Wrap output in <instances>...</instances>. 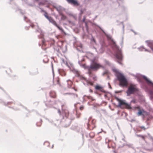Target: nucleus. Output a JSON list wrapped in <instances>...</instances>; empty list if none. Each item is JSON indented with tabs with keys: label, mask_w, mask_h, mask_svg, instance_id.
<instances>
[{
	"label": "nucleus",
	"mask_w": 153,
	"mask_h": 153,
	"mask_svg": "<svg viewBox=\"0 0 153 153\" xmlns=\"http://www.w3.org/2000/svg\"><path fill=\"white\" fill-rule=\"evenodd\" d=\"M112 71L113 72H115L116 73V76H117V74L118 73H119L118 71V70L115 68L112 69Z\"/></svg>",
	"instance_id": "19"
},
{
	"label": "nucleus",
	"mask_w": 153,
	"mask_h": 153,
	"mask_svg": "<svg viewBox=\"0 0 153 153\" xmlns=\"http://www.w3.org/2000/svg\"><path fill=\"white\" fill-rule=\"evenodd\" d=\"M58 112L60 115H61V112L59 109L58 110Z\"/></svg>",
	"instance_id": "32"
},
{
	"label": "nucleus",
	"mask_w": 153,
	"mask_h": 153,
	"mask_svg": "<svg viewBox=\"0 0 153 153\" xmlns=\"http://www.w3.org/2000/svg\"><path fill=\"white\" fill-rule=\"evenodd\" d=\"M65 94H69V95H73V96H74V97H77L78 96V95H77L76 94H74V93H65Z\"/></svg>",
	"instance_id": "22"
},
{
	"label": "nucleus",
	"mask_w": 153,
	"mask_h": 153,
	"mask_svg": "<svg viewBox=\"0 0 153 153\" xmlns=\"http://www.w3.org/2000/svg\"><path fill=\"white\" fill-rule=\"evenodd\" d=\"M113 46L117 49V51H116L115 56L118 59L117 62L119 64H121V61L122 59V56L121 53V51L118 48V47L117 46L115 42L113 41Z\"/></svg>",
	"instance_id": "1"
},
{
	"label": "nucleus",
	"mask_w": 153,
	"mask_h": 153,
	"mask_svg": "<svg viewBox=\"0 0 153 153\" xmlns=\"http://www.w3.org/2000/svg\"><path fill=\"white\" fill-rule=\"evenodd\" d=\"M73 88L76 91H77V90L74 88Z\"/></svg>",
	"instance_id": "38"
},
{
	"label": "nucleus",
	"mask_w": 153,
	"mask_h": 153,
	"mask_svg": "<svg viewBox=\"0 0 153 153\" xmlns=\"http://www.w3.org/2000/svg\"><path fill=\"white\" fill-rule=\"evenodd\" d=\"M83 108L84 107L83 106H81L79 108L81 110H83Z\"/></svg>",
	"instance_id": "31"
},
{
	"label": "nucleus",
	"mask_w": 153,
	"mask_h": 153,
	"mask_svg": "<svg viewBox=\"0 0 153 153\" xmlns=\"http://www.w3.org/2000/svg\"><path fill=\"white\" fill-rule=\"evenodd\" d=\"M41 4L43 5L44 4L43 3H42V2H39V5H40Z\"/></svg>",
	"instance_id": "35"
},
{
	"label": "nucleus",
	"mask_w": 153,
	"mask_h": 153,
	"mask_svg": "<svg viewBox=\"0 0 153 153\" xmlns=\"http://www.w3.org/2000/svg\"><path fill=\"white\" fill-rule=\"evenodd\" d=\"M119 104L120 105H125L127 108L129 109L131 108L130 106L128 104L126 103L123 100H120L119 101Z\"/></svg>",
	"instance_id": "8"
},
{
	"label": "nucleus",
	"mask_w": 153,
	"mask_h": 153,
	"mask_svg": "<svg viewBox=\"0 0 153 153\" xmlns=\"http://www.w3.org/2000/svg\"><path fill=\"white\" fill-rule=\"evenodd\" d=\"M108 71H104L103 74V75H105V74H108Z\"/></svg>",
	"instance_id": "29"
},
{
	"label": "nucleus",
	"mask_w": 153,
	"mask_h": 153,
	"mask_svg": "<svg viewBox=\"0 0 153 153\" xmlns=\"http://www.w3.org/2000/svg\"><path fill=\"white\" fill-rule=\"evenodd\" d=\"M38 73V72L37 71V74Z\"/></svg>",
	"instance_id": "40"
},
{
	"label": "nucleus",
	"mask_w": 153,
	"mask_h": 153,
	"mask_svg": "<svg viewBox=\"0 0 153 153\" xmlns=\"http://www.w3.org/2000/svg\"><path fill=\"white\" fill-rule=\"evenodd\" d=\"M117 77L119 82L120 81L124 79L125 77L121 73H118L117 74Z\"/></svg>",
	"instance_id": "9"
},
{
	"label": "nucleus",
	"mask_w": 153,
	"mask_h": 153,
	"mask_svg": "<svg viewBox=\"0 0 153 153\" xmlns=\"http://www.w3.org/2000/svg\"><path fill=\"white\" fill-rule=\"evenodd\" d=\"M73 71V73L76 74L77 76H79V72L78 71L74 70Z\"/></svg>",
	"instance_id": "15"
},
{
	"label": "nucleus",
	"mask_w": 153,
	"mask_h": 153,
	"mask_svg": "<svg viewBox=\"0 0 153 153\" xmlns=\"http://www.w3.org/2000/svg\"><path fill=\"white\" fill-rule=\"evenodd\" d=\"M69 111L66 109L62 111V116L63 118H64V116L66 117H68L69 116Z\"/></svg>",
	"instance_id": "10"
},
{
	"label": "nucleus",
	"mask_w": 153,
	"mask_h": 153,
	"mask_svg": "<svg viewBox=\"0 0 153 153\" xmlns=\"http://www.w3.org/2000/svg\"><path fill=\"white\" fill-rule=\"evenodd\" d=\"M86 97L87 98L89 99H90L92 101H94L95 100V99H94L93 97L90 96H86Z\"/></svg>",
	"instance_id": "20"
},
{
	"label": "nucleus",
	"mask_w": 153,
	"mask_h": 153,
	"mask_svg": "<svg viewBox=\"0 0 153 153\" xmlns=\"http://www.w3.org/2000/svg\"><path fill=\"white\" fill-rule=\"evenodd\" d=\"M95 89H96L97 90H100L102 92L104 90L103 88L100 85H96L95 87Z\"/></svg>",
	"instance_id": "11"
},
{
	"label": "nucleus",
	"mask_w": 153,
	"mask_h": 153,
	"mask_svg": "<svg viewBox=\"0 0 153 153\" xmlns=\"http://www.w3.org/2000/svg\"><path fill=\"white\" fill-rule=\"evenodd\" d=\"M59 15L61 16V19L62 20H65L66 19V17L62 13L59 14Z\"/></svg>",
	"instance_id": "16"
},
{
	"label": "nucleus",
	"mask_w": 153,
	"mask_h": 153,
	"mask_svg": "<svg viewBox=\"0 0 153 153\" xmlns=\"http://www.w3.org/2000/svg\"><path fill=\"white\" fill-rule=\"evenodd\" d=\"M138 89L136 86V85H134L131 84L128 87L127 93L128 94H133Z\"/></svg>",
	"instance_id": "3"
},
{
	"label": "nucleus",
	"mask_w": 153,
	"mask_h": 153,
	"mask_svg": "<svg viewBox=\"0 0 153 153\" xmlns=\"http://www.w3.org/2000/svg\"><path fill=\"white\" fill-rule=\"evenodd\" d=\"M142 111L141 110H139L137 114L138 116L141 115L142 114Z\"/></svg>",
	"instance_id": "25"
},
{
	"label": "nucleus",
	"mask_w": 153,
	"mask_h": 153,
	"mask_svg": "<svg viewBox=\"0 0 153 153\" xmlns=\"http://www.w3.org/2000/svg\"><path fill=\"white\" fill-rule=\"evenodd\" d=\"M6 72L8 74H10V73L12 72L10 68H8L6 70Z\"/></svg>",
	"instance_id": "23"
},
{
	"label": "nucleus",
	"mask_w": 153,
	"mask_h": 153,
	"mask_svg": "<svg viewBox=\"0 0 153 153\" xmlns=\"http://www.w3.org/2000/svg\"><path fill=\"white\" fill-rule=\"evenodd\" d=\"M16 76V75H14V76H14V77H15V76Z\"/></svg>",
	"instance_id": "41"
},
{
	"label": "nucleus",
	"mask_w": 153,
	"mask_h": 153,
	"mask_svg": "<svg viewBox=\"0 0 153 153\" xmlns=\"http://www.w3.org/2000/svg\"><path fill=\"white\" fill-rule=\"evenodd\" d=\"M89 92L91 93H92L93 92V91L91 89H90Z\"/></svg>",
	"instance_id": "34"
},
{
	"label": "nucleus",
	"mask_w": 153,
	"mask_h": 153,
	"mask_svg": "<svg viewBox=\"0 0 153 153\" xmlns=\"http://www.w3.org/2000/svg\"><path fill=\"white\" fill-rule=\"evenodd\" d=\"M143 78L146 80V82L148 84H152V82L150 81L147 77L145 76H143Z\"/></svg>",
	"instance_id": "14"
},
{
	"label": "nucleus",
	"mask_w": 153,
	"mask_h": 153,
	"mask_svg": "<svg viewBox=\"0 0 153 153\" xmlns=\"http://www.w3.org/2000/svg\"><path fill=\"white\" fill-rule=\"evenodd\" d=\"M42 124V121H40L39 122L37 123V126H40Z\"/></svg>",
	"instance_id": "26"
},
{
	"label": "nucleus",
	"mask_w": 153,
	"mask_h": 153,
	"mask_svg": "<svg viewBox=\"0 0 153 153\" xmlns=\"http://www.w3.org/2000/svg\"><path fill=\"white\" fill-rule=\"evenodd\" d=\"M87 83L88 84H89L91 86H93L94 85V82L91 81H88L87 82Z\"/></svg>",
	"instance_id": "24"
},
{
	"label": "nucleus",
	"mask_w": 153,
	"mask_h": 153,
	"mask_svg": "<svg viewBox=\"0 0 153 153\" xmlns=\"http://www.w3.org/2000/svg\"><path fill=\"white\" fill-rule=\"evenodd\" d=\"M50 95L51 97L53 98H55L56 97V93L54 91H51L50 93Z\"/></svg>",
	"instance_id": "13"
},
{
	"label": "nucleus",
	"mask_w": 153,
	"mask_h": 153,
	"mask_svg": "<svg viewBox=\"0 0 153 153\" xmlns=\"http://www.w3.org/2000/svg\"><path fill=\"white\" fill-rule=\"evenodd\" d=\"M96 123V121L94 120H91V122L89 121L88 124V128L91 130L94 129L95 127V124Z\"/></svg>",
	"instance_id": "5"
},
{
	"label": "nucleus",
	"mask_w": 153,
	"mask_h": 153,
	"mask_svg": "<svg viewBox=\"0 0 153 153\" xmlns=\"http://www.w3.org/2000/svg\"><path fill=\"white\" fill-rule=\"evenodd\" d=\"M43 12H44L45 13L44 14V15L45 16V17L48 19H49V18L51 17V16H48V13L45 11H43Z\"/></svg>",
	"instance_id": "18"
},
{
	"label": "nucleus",
	"mask_w": 153,
	"mask_h": 153,
	"mask_svg": "<svg viewBox=\"0 0 153 153\" xmlns=\"http://www.w3.org/2000/svg\"><path fill=\"white\" fill-rule=\"evenodd\" d=\"M68 87L69 88H70L72 85V84H73L71 80H69L68 81Z\"/></svg>",
	"instance_id": "17"
},
{
	"label": "nucleus",
	"mask_w": 153,
	"mask_h": 153,
	"mask_svg": "<svg viewBox=\"0 0 153 153\" xmlns=\"http://www.w3.org/2000/svg\"><path fill=\"white\" fill-rule=\"evenodd\" d=\"M61 74L62 76H65L66 75V74L65 72L63 71L61 73Z\"/></svg>",
	"instance_id": "28"
},
{
	"label": "nucleus",
	"mask_w": 153,
	"mask_h": 153,
	"mask_svg": "<svg viewBox=\"0 0 153 153\" xmlns=\"http://www.w3.org/2000/svg\"><path fill=\"white\" fill-rule=\"evenodd\" d=\"M93 79L94 81H96L97 80V77L96 76H94L93 77Z\"/></svg>",
	"instance_id": "30"
},
{
	"label": "nucleus",
	"mask_w": 153,
	"mask_h": 153,
	"mask_svg": "<svg viewBox=\"0 0 153 153\" xmlns=\"http://www.w3.org/2000/svg\"><path fill=\"white\" fill-rule=\"evenodd\" d=\"M36 1L38 2L39 1L38 0H35Z\"/></svg>",
	"instance_id": "39"
},
{
	"label": "nucleus",
	"mask_w": 153,
	"mask_h": 153,
	"mask_svg": "<svg viewBox=\"0 0 153 153\" xmlns=\"http://www.w3.org/2000/svg\"><path fill=\"white\" fill-rule=\"evenodd\" d=\"M55 8L59 12V14L62 13V8L61 6H59L55 7Z\"/></svg>",
	"instance_id": "12"
},
{
	"label": "nucleus",
	"mask_w": 153,
	"mask_h": 153,
	"mask_svg": "<svg viewBox=\"0 0 153 153\" xmlns=\"http://www.w3.org/2000/svg\"><path fill=\"white\" fill-rule=\"evenodd\" d=\"M48 20L50 22L56 27L60 30H61L62 32H64V30L62 28L57 25L56 21L51 17Z\"/></svg>",
	"instance_id": "4"
},
{
	"label": "nucleus",
	"mask_w": 153,
	"mask_h": 153,
	"mask_svg": "<svg viewBox=\"0 0 153 153\" xmlns=\"http://www.w3.org/2000/svg\"><path fill=\"white\" fill-rule=\"evenodd\" d=\"M57 83L58 84H59V79H58L57 80Z\"/></svg>",
	"instance_id": "33"
},
{
	"label": "nucleus",
	"mask_w": 153,
	"mask_h": 153,
	"mask_svg": "<svg viewBox=\"0 0 153 153\" xmlns=\"http://www.w3.org/2000/svg\"><path fill=\"white\" fill-rule=\"evenodd\" d=\"M103 66L100 64L96 62H93L88 68V70H92L94 71H97L100 68H103Z\"/></svg>",
	"instance_id": "2"
},
{
	"label": "nucleus",
	"mask_w": 153,
	"mask_h": 153,
	"mask_svg": "<svg viewBox=\"0 0 153 153\" xmlns=\"http://www.w3.org/2000/svg\"><path fill=\"white\" fill-rule=\"evenodd\" d=\"M137 136L138 137H140L142 139H143V140H145V136L142 135H141L140 134H137Z\"/></svg>",
	"instance_id": "21"
},
{
	"label": "nucleus",
	"mask_w": 153,
	"mask_h": 153,
	"mask_svg": "<svg viewBox=\"0 0 153 153\" xmlns=\"http://www.w3.org/2000/svg\"><path fill=\"white\" fill-rule=\"evenodd\" d=\"M139 128H140L143 129L144 130H146V128L144 126H139Z\"/></svg>",
	"instance_id": "27"
},
{
	"label": "nucleus",
	"mask_w": 153,
	"mask_h": 153,
	"mask_svg": "<svg viewBox=\"0 0 153 153\" xmlns=\"http://www.w3.org/2000/svg\"><path fill=\"white\" fill-rule=\"evenodd\" d=\"M66 1L69 3L73 4L74 6H78L79 5L77 0H66Z\"/></svg>",
	"instance_id": "7"
},
{
	"label": "nucleus",
	"mask_w": 153,
	"mask_h": 153,
	"mask_svg": "<svg viewBox=\"0 0 153 153\" xmlns=\"http://www.w3.org/2000/svg\"><path fill=\"white\" fill-rule=\"evenodd\" d=\"M93 40L95 43H96V41L94 39H93Z\"/></svg>",
	"instance_id": "36"
},
{
	"label": "nucleus",
	"mask_w": 153,
	"mask_h": 153,
	"mask_svg": "<svg viewBox=\"0 0 153 153\" xmlns=\"http://www.w3.org/2000/svg\"><path fill=\"white\" fill-rule=\"evenodd\" d=\"M91 70H88V71H89V74H91V71H90Z\"/></svg>",
	"instance_id": "37"
},
{
	"label": "nucleus",
	"mask_w": 153,
	"mask_h": 153,
	"mask_svg": "<svg viewBox=\"0 0 153 153\" xmlns=\"http://www.w3.org/2000/svg\"><path fill=\"white\" fill-rule=\"evenodd\" d=\"M128 84L127 80L125 77L124 79H123L120 82V84L123 86H126Z\"/></svg>",
	"instance_id": "6"
}]
</instances>
